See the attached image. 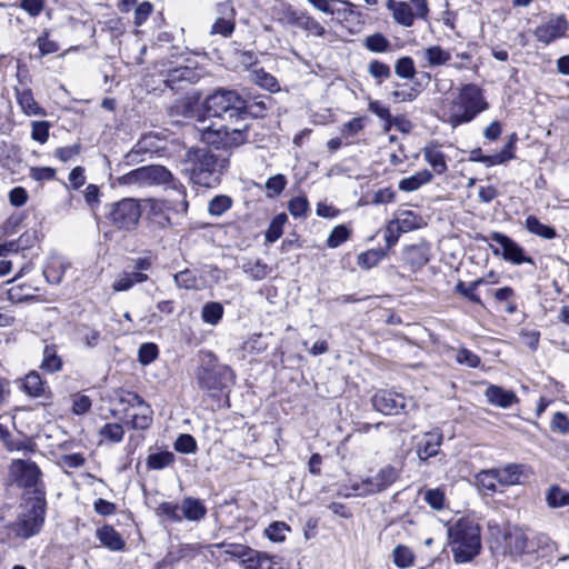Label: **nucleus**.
Segmentation results:
<instances>
[{
  "label": "nucleus",
  "mask_w": 569,
  "mask_h": 569,
  "mask_svg": "<svg viewBox=\"0 0 569 569\" xmlns=\"http://www.w3.org/2000/svg\"><path fill=\"white\" fill-rule=\"evenodd\" d=\"M209 117L218 118L223 123H213L202 130V140L217 149L239 147L249 140L251 124L239 122L246 120L247 100L234 90L219 89L204 101Z\"/></svg>",
  "instance_id": "nucleus-1"
},
{
  "label": "nucleus",
  "mask_w": 569,
  "mask_h": 569,
  "mask_svg": "<svg viewBox=\"0 0 569 569\" xmlns=\"http://www.w3.org/2000/svg\"><path fill=\"white\" fill-rule=\"evenodd\" d=\"M227 166L228 160L209 148H194L187 153L186 171L190 181L200 187H217Z\"/></svg>",
  "instance_id": "nucleus-2"
},
{
  "label": "nucleus",
  "mask_w": 569,
  "mask_h": 569,
  "mask_svg": "<svg viewBox=\"0 0 569 569\" xmlns=\"http://www.w3.org/2000/svg\"><path fill=\"white\" fill-rule=\"evenodd\" d=\"M449 547L456 563L472 561L481 551V530L471 520L459 519L448 528Z\"/></svg>",
  "instance_id": "nucleus-3"
},
{
  "label": "nucleus",
  "mask_w": 569,
  "mask_h": 569,
  "mask_svg": "<svg viewBox=\"0 0 569 569\" xmlns=\"http://www.w3.org/2000/svg\"><path fill=\"white\" fill-rule=\"evenodd\" d=\"M46 507V493L42 489H37L36 495L26 500L23 510L17 519L9 525L11 532L22 540L37 536L44 523Z\"/></svg>",
  "instance_id": "nucleus-4"
},
{
  "label": "nucleus",
  "mask_w": 569,
  "mask_h": 569,
  "mask_svg": "<svg viewBox=\"0 0 569 569\" xmlns=\"http://www.w3.org/2000/svg\"><path fill=\"white\" fill-rule=\"evenodd\" d=\"M489 108L482 89L475 84H463L458 97L452 102L449 123L455 128L472 121L478 114Z\"/></svg>",
  "instance_id": "nucleus-5"
},
{
  "label": "nucleus",
  "mask_w": 569,
  "mask_h": 569,
  "mask_svg": "<svg viewBox=\"0 0 569 569\" xmlns=\"http://www.w3.org/2000/svg\"><path fill=\"white\" fill-rule=\"evenodd\" d=\"M208 358L197 373L199 387L214 393L232 386L236 379L234 371L227 365H220L212 352L208 353Z\"/></svg>",
  "instance_id": "nucleus-6"
},
{
  "label": "nucleus",
  "mask_w": 569,
  "mask_h": 569,
  "mask_svg": "<svg viewBox=\"0 0 569 569\" xmlns=\"http://www.w3.org/2000/svg\"><path fill=\"white\" fill-rule=\"evenodd\" d=\"M143 177L144 184L153 186V184H168L176 193L177 197L170 200L171 208L177 213H187L188 211V201H187V192L183 184L173 178L172 173L163 166L160 164H150L143 166Z\"/></svg>",
  "instance_id": "nucleus-7"
},
{
  "label": "nucleus",
  "mask_w": 569,
  "mask_h": 569,
  "mask_svg": "<svg viewBox=\"0 0 569 569\" xmlns=\"http://www.w3.org/2000/svg\"><path fill=\"white\" fill-rule=\"evenodd\" d=\"M107 220L118 231L131 232L137 229L142 208L134 198H123L107 206Z\"/></svg>",
  "instance_id": "nucleus-8"
},
{
  "label": "nucleus",
  "mask_w": 569,
  "mask_h": 569,
  "mask_svg": "<svg viewBox=\"0 0 569 569\" xmlns=\"http://www.w3.org/2000/svg\"><path fill=\"white\" fill-rule=\"evenodd\" d=\"M489 238L498 244L489 243V249L493 256H500L503 260L516 266L522 263L536 266L533 258L528 256L525 249L509 236L493 231Z\"/></svg>",
  "instance_id": "nucleus-9"
},
{
  "label": "nucleus",
  "mask_w": 569,
  "mask_h": 569,
  "mask_svg": "<svg viewBox=\"0 0 569 569\" xmlns=\"http://www.w3.org/2000/svg\"><path fill=\"white\" fill-rule=\"evenodd\" d=\"M152 261L149 257H139L131 260L123 271L116 278L111 288L116 292L129 291L136 284L148 281V271L151 270Z\"/></svg>",
  "instance_id": "nucleus-10"
},
{
  "label": "nucleus",
  "mask_w": 569,
  "mask_h": 569,
  "mask_svg": "<svg viewBox=\"0 0 569 569\" xmlns=\"http://www.w3.org/2000/svg\"><path fill=\"white\" fill-rule=\"evenodd\" d=\"M400 476V471L391 466H383L378 472L368 477L360 482H353L351 489L355 490L359 497H368L385 491L393 485Z\"/></svg>",
  "instance_id": "nucleus-11"
},
{
  "label": "nucleus",
  "mask_w": 569,
  "mask_h": 569,
  "mask_svg": "<svg viewBox=\"0 0 569 569\" xmlns=\"http://www.w3.org/2000/svg\"><path fill=\"white\" fill-rule=\"evenodd\" d=\"M371 403L375 410L387 416L408 413L415 406L411 398L393 390H378L372 396Z\"/></svg>",
  "instance_id": "nucleus-12"
},
{
  "label": "nucleus",
  "mask_w": 569,
  "mask_h": 569,
  "mask_svg": "<svg viewBox=\"0 0 569 569\" xmlns=\"http://www.w3.org/2000/svg\"><path fill=\"white\" fill-rule=\"evenodd\" d=\"M10 472L14 477L19 486L26 489H33V496L41 478V470L34 461L16 459L11 462Z\"/></svg>",
  "instance_id": "nucleus-13"
},
{
  "label": "nucleus",
  "mask_w": 569,
  "mask_h": 569,
  "mask_svg": "<svg viewBox=\"0 0 569 569\" xmlns=\"http://www.w3.org/2000/svg\"><path fill=\"white\" fill-rule=\"evenodd\" d=\"M568 26L565 14L551 16L545 23L536 28L533 34L539 42L550 44L566 36Z\"/></svg>",
  "instance_id": "nucleus-14"
},
{
  "label": "nucleus",
  "mask_w": 569,
  "mask_h": 569,
  "mask_svg": "<svg viewBox=\"0 0 569 569\" xmlns=\"http://www.w3.org/2000/svg\"><path fill=\"white\" fill-rule=\"evenodd\" d=\"M219 17L211 26L210 33L219 34L224 38L230 37L236 28L234 23V9L229 2H222L216 9Z\"/></svg>",
  "instance_id": "nucleus-15"
},
{
  "label": "nucleus",
  "mask_w": 569,
  "mask_h": 569,
  "mask_svg": "<svg viewBox=\"0 0 569 569\" xmlns=\"http://www.w3.org/2000/svg\"><path fill=\"white\" fill-rule=\"evenodd\" d=\"M200 77L201 72L197 68L179 66L168 70L164 83L172 90H179L182 89V83H196Z\"/></svg>",
  "instance_id": "nucleus-16"
},
{
  "label": "nucleus",
  "mask_w": 569,
  "mask_h": 569,
  "mask_svg": "<svg viewBox=\"0 0 569 569\" xmlns=\"http://www.w3.org/2000/svg\"><path fill=\"white\" fill-rule=\"evenodd\" d=\"M403 260L412 270H419L430 260V246L426 241L406 247Z\"/></svg>",
  "instance_id": "nucleus-17"
},
{
  "label": "nucleus",
  "mask_w": 569,
  "mask_h": 569,
  "mask_svg": "<svg viewBox=\"0 0 569 569\" xmlns=\"http://www.w3.org/2000/svg\"><path fill=\"white\" fill-rule=\"evenodd\" d=\"M443 435L440 430H435L423 435L417 445V455L421 461L436 457L442 445Z\"/></svg>",
  "instance_id": "nucleus-18"
},
{
  "label": "nucleus",
  "mask_w": 569,
  "mask_h": 569,
  "mask_svg": "<svg viewBox=\"0 0 569 569\" xmlns=\"http://www.w3.org/2000/svg\"><path fill=\"white\" fill-rule=\"evenodd\" d=\"M288 22L316 37L326 34L325 27L307 11H290Z\"/></svg>",
  "instance_id": "nucleus-19"
},
{
  "label": "nucleus",
  "mask_w": 569,
  "mask_h": 569,
  "mask_svg": "<svg viewBox=\"0 0 569 569\" xmlns=\"http://www.w3.org/2000/svg\"><path fill=\"white\" fill-rule=\"evenodd\" d=\"M485 396L490 405L505 409L511 407L512 405L519 401V398L517 397L516 392L503 389L502 387L497 385H490L486 389Z\"/></svg>",
  "instance_id": "nucleus-20"
},
{
  "label": "nucleus",
  "mask_w": 569,
  "mask_h": 569,
  "mask_svg": "<svg viewBox=\"0 0 569 569\" xmlns=\"http://www.w3.org/2000/svg\"><path fill=\"white\" fill-rule=\"evenodd\" d=\"M527 467L521 463H508L501 468H496L498 483L503 487L520 485L522 478H526Z\"/></svg>",
  "instance_id": "nucleus-21"
},
{
  "label": "nucleus",
  "mask_w": 569,
  "mask_h": 569,
  "mask_svg": "<svg viewBox=\"0 0 569 569\" xmlns=\"http://www.w3.org/2000/svg\"><path fill=\"white\" fill-rule=\"evenodd\" d=\"M152 409L143 399L126 416L133 429L146 430L152 423Z\"/></svg>",
  "instance_id": "nucleus-22"
},
{
  "label": "nucleus",
  "mask_w": 569,
  "mask_h": 569,
  "mask_svg": "<svg viewBox=\"0 0 569 569\" xmlns=\"http://www.w3.org/2000/svg\"><path fill=\"white\" fill-rule=\"evenodd\" d=\"M96 537L103 547L111 551H122L126 547V541L121 535L110 525L98 528Z\"/></svg>",
  "instance_id": "nucleus-23"
},
{
  "label": "nucleus",
  "mask_w": 569,
  "mask_h": 569,
  "mask_svg": "<svg viewBox=\"0 0 569 569\" xmlns=\"http://www.w3.org/2000/svg\"><path fill=\"white\" fill-rule=\"evenodd\" d=\"M181 513L189 521H200L206 517L207 508L200 499L187 497L182 500Z\"/></svg>",
  "instance_id": "nucleus-24"
},
{
  "label": "nucleus",
  "mask_w": 569,
  "mask_h": 569,
  "mask_svg": "<svg viewBox=\"0 0 569 569\" xmlns=\"http://www.w3.org/2000/svg\"><path fill=\"white\" fill-rule=\"evenodd\" d=\"M387 8L392 11L393 19L405 27H411L415 21L412 8L407 2L388 0Z\"/></svg>",
  "instance_id": "nucleus-25"
},
{
  "label": "nucleus",
  "mask_w": 569,
  "mask_h": 569,
  "mask_svg": "<svg viewBox=\"0 0 569 569\" xmlns=\"http://www.w3.org/2000/svg\"><path fill=\"white\" fill-rule=\"evenodd\" d=\"M425 160L431 166L437 174L448 170L443 152L435 144H428L422 149Z\"/></svg>",
  "instance_id": "nucleus-26"
},
{
  "label": "nucleus",
  "mask_w": 569,
  "mask_h": 569,
  "mask_svg": "<svg viewBox=\"0 0 569 569\" xmlns=\"http://www.w3.org/2000/svg\"><path fill=\"white\" fill-rule=\"evenodd\" d=\"M432 173L425 169L415 174L403 178L399 181L398 188L405 192H412L418 190L421 186L432 180Z\"/></svg>",
  "instance_id": "nucleus-27"
},
{
  "label": "nucleus",
  "mask_w": 569,
  "mask_h": 569,
  "mask_svg": "<svg viewBox=\"0 0 569 569\" xmlns=\"http://www.w3.org/2000/svg\"><path fill=\"white\" fill-rule=\"evenodd\" d=\"M17 101L23 112L28 116H44L46 111L41 108L33 98V93L30 89L22 91L17 90Z\"/></svg>",
  "instance_id": "nucleus-28"
},
{
  "label": "nucleus",
  "mask_w": 569,
  "mask_h": 569,
  "mask_svg": "<svg viewBox=\"0 0 569 569\" xmlns=\"http://www.w3.org/2000/svg\"><path fill=\"white\" fill-rule=\"evenodd\" d=\"M526 229L540 238L551 240L557 237L556 229L551 226L542 223L536 216L530 214L525 221Z\"/></svg>",
  "instance_id": "nucleus-29"
},
{
  "label": "nucleus",
  "mask_w": 569,
  "mask_h": 569,
  "mask_svg": "<svg viewBox=\"0 0 569 569\" xmlns=\"http://www.w3.org/2000/svg\"><path fill=\"white\" fill-rule=\"evenodd\" d=\"M68 264L60 258H51L43 269L46 280L51 284L62 281Z\"/></svg>",
  "instance_id": "nucleus-30"
},
{
  "label": "nucleus",
  "mask_w": 569,
  "mask_h": 569,
  "mask_svg": "<svg viewBox=\"0 0 569 569\" xmlns=\"http://www.w3.org/2000/svg\"><path fill=\"white\" fill-rule=\"evenodd\" d=\"M423 59L431 68L447 64L451 60V53L440 46H430L423 51Z\"/></svg>",
  "instance_id": "nucleus-31"
},
{
  "label": "nucleus",
  "mask_w": 569,
  "mask_h": 569,
  "mask_svg": "<svg viewBox=\"0 0 569 569\" xmlns=\"http://www.w3.org/2000/svg\"><path fill=\"white\" fill-rule=\"evenodd\" d=\"M62 359L58 356L54 345H47L43 349V358L40 368L49 373L58 372L62 369Z\"/></svg>",
  "instance_id": "nucleus-32"
},
{
  "label": "nucleus",
  "mask_w": 569,
  "mask_h": 569,
  "mask_svg": "<svg viewBox=\"0 0 569 569\" xmlns=\"http://www.w3.org/2000/svg\"><path fill=\"white\" fill-rule=\"evenodd\" d=\"M421 220V217L416 214L413 211L405 210L392 222L396 224L398 232H409L411 230L418 229L420 227Z\"/></svg>",
  "instance_id": "nucleus-33"
},
{
  "label": "nucleus",
  "mask_w": 569,
  "mask_h": 569,
  "mask_svg": "<svg viewBox=\"0 0 569 569\" xmlns=\"http://www.w3.org/2000/svg\"><path fill=\"white\" fill-rule=\"evenodd\" d=\"M224 313L223 306L217 301H210L203 305L201 309V319L204 323L217 326Z\"/></svg>",
  "instance_id": "nucleus-34"
},
{
  "label": "nucleus",
  "mask_w": 569,
  "mask_h": 569,
  "mask_svg": "<svg viewBox=\"0 0 569 569\" xmlns=\"http://www.w3.org/2000/svg\"><path fill=\"white\" fill-rule=\"evenodd\" d=\"M176 460L173 452L163 450L156 453H150L147 457V467L149 470H162L171 466Z\"/></svg>",
  "instance_id": "nucleus-35"
},
{
  "label": "nucleus",
  "mask_w": 569,
  "mask_h": 569,
  "mask_svg": "<svg viewBox=\"0 0 569 569\" xmlns=\"http://www.w3.org/2000/svg\"><path fill=\"white\" fill-rule=\"evenodd\" d=\"M476 483L477 486L490 493H495L497 491L498 485V475L496 468L481 470L476 475Z\"/></svg>",
  "instance_id": "nucleus-36"
},
{
  "label": "nucleus",
  "mask_w": 569,
  "mask_h": 569,
  "mask_svg": "<svg viewBox=\"0 0 569 569\" xmlns=\"http://www.w3.org/2000/svg\"><path fill=\"white\" fill-rule=\"evenodd\" d=\"M546 501L550 508H561L569 506V491L563 490L557 485L551 486L546 493Z\"/></svg>",
  "instance_id": "nucleus-37"
},
{
  "label": "nucleus",
  "mask_w": 569,
  "mask_h": 569,
  "mask_svg": "<svg viewBox=\"0 0 569 569\" xmlns=\"http://www.w3.org/2000/svg\"><path fill=\"white\" fill-rule=\"evenodd\" d=\"M241 269L253 280H262L270 272L268 264L260 259L243 262Z\"/></svg>",
  "instance_id": "nucleus-38"
},
{
  "label": "nucleus",
  "mask_w": 569,
  "mask_h": 569,
  "mask_svg": "<svg viewBox=\"0 0 569 569\" xmlns=\"http://www.w3.org/2000/svg\"><path fill=\"white\" fill-rule=\"evenodd\" d=\"M22 387L30 397L38 398L44 395V383L40 375L36 371L24 377Z\"/></svg>",
  "instance_id": "nucleus-39"
},
{
  "label": "nucleus",
  "mask_w": 569,
  "mask_h": 569,
  "mask_svg": "<svg viewBox=\"0 0 569 569\" xmlns=\"http://www.w3.org/2000/svg\"><path fill=\"white\" fill-rule=\"evenodd\" d=\"M393 563L400 569H407L415 563V553L412 550L405 546L398 545L392 551Z\"/></svg>",
  "instance_id": "nucleus-40"
},
{
  "label": "nucleus",
  "mask_w": 569,
  "mask_h": 569,
  "mask_svg": "<svg viewBox=\"0 0 569 569\" xmlns=\"http://www.w3.org/2000/svg\"><path fill=\"white\" fill-rule=\"evenodd\" d=\"M251 80L270 92H276L279 90L278 80L270 73L266 72L263 69H256L251 72Z\"/></svg>",
  "instance_id": "nucleus-41"
},
{
  "label": "nucleus",
  "mask_w": 569,
  "mask_h": 569,
  "mask_svg": "<svg viewBox=\"0 0 569 569\" xmlns=\"http://www.w3.org/2000/svg\"><path fill=\"white\" fill-rule=\"evenodd\" d=\"M287 221L286 213H279L271 220L266 233V241L269 243L276 242L283 233V226Z\"/></svg>",
  "instance_id": "nucleus-42"
},
{
  "label": "nucleus",
  "mask_w": 569,
  "mask_h": 569,
  "mask_svg": "<svg viewBox=\"0 0 569 569\" xmlns=\"http://www.w3.org/2000/svg\"><path fill=\"white\" fill-rule=\"evenodd\" d=\"M363 44L369 51L376 53L387 52L390 49V41L380 32L367 36Z\"/></svg>",
  "instance_id": "nucleus-43"
},
{
  "label": "nucleus",
  "mask_w": 569,
  "mask_h": 569,
  "mask_svg": "<svg viewBox=\"0 0 569 569\" xmlns=\"http://www.w3.org/2000/svg\"><path fill=\"white\" fill-rule=\"evenodd\" d=\"M232 206V199L226 194L213 197L208 204V212L211 216L220 217L227 212Z\"/></svg>",
  "instance_id": "nucleus-44"
},
{
  "label": "nucleus",
  "mask_w": 569,
  "mask_h": 569,
  "mask_svg": "<svg viewBox=\"0 0 569 569\" xmlns=\"http://www.w3.org/2000/svg\"><path fill=\"white\" fill-rule=\"evenodd\" d=\"M368 72L376 80L377 84H381L385 80L391 77L390 67L379 60H372L369 62Z\"/></svg>",
  "instance_id": "nucleus-45"
},
{
  "label": "nucleus",
  "mask_w": 569,
  "mask_h": 569,
  "mask_svg": "<svg viewBox=\"0 0 569 569\" xmlns=\"http://www.w3.org/2000/svg\"><path fill=\"white\" fill-rule=\"evenodd\" d=\"M351 231L345 224L336 226L329 233L327 239V247L335 249L341 246L350 238Z\"/></svg>",
  "instance_id": "nucleus-46"
},
{
  "label": "nucleus",
  "mask_w": 569,
  "mask_h": 569,
  "mask_svg": "<svg viewBox=\"0 0 569 569\" xmlns=\"http://www.w3.org/2000/svg\"><path fill=\"white\" fill-rule=\"evenodd\" d=\"M385 256L386 252L382 249L368 250L358 256V266L365 269L373 268L382 260Z\"/></svg>",
  "instance_id": "nucleus-47"
},
{
  "label": "nucleus",
  "mask_w": 569,
  "mask_h": 569,
  "mask_svg": "<svg viewBox=\"0 0 569 569\" xmlns=\"http://www.w3.org/2000/svg\"><path fill=\"white\" fill-rule=\"evenodd\" d=\"M117 183L119 186H129L138 188L146 187L142 167L133 169L128 173L118 177Z\"/></svg>",
  "instance_id": "nucleus-48"
},
{
  "label": "nucleus",
  "mask_w": 569,
  "mask_h": 569,
  "mask_svg": "<svg viewBox=\"0 0 569 569\" xmlns=\"http://www.w3.org/2000/svg\"><path fill=\"white\" fill-rule=\"evenodd\" d=\"M268 343L264 341L261 333H253L243 341L241 349L244 352L259 355L267 350Z\"/></svg>",
  "instance_id": "nucleus-49"
},
{
  "label": "nucleus",
  "mask_w": 569,
  "mask_h": 569,
  "mask_svg": "<svg viewBox=\"0 0 569 569\" xmlns=\"http://www.w3.org/2000/svg\"><path fill=\"white\" fill-rule=\"evenodd\" d=\"M157 515L172 522H180L182 520L181 506L173 502L160 503L157 508Z\"/></svg>",
  "instance_id": "nucleus-50"
},
{
  "label": "nucleus",
  "mask_w": 569,
  "mask_h": 569,
  "mask_svg": "<svg viewBox=\"0 0 569 569\" xmlns=\"http://www.w3.org/2000/svg\"><path fill=\"white\" fill-rule=\"evenodd\" d=\"M288 531H290V527L286 522L274 521L266 528L264 535L273 542H282Z\"/></svg>",
  "instance_id": "nucleus-51"
},
{
  "label": "nucleus",
  "mask_w": 569,
  "mask_h": 569,
  "mask_svg": "<svg viewBox=\"0 0 569 569\" xmlns=\"http://www.w3.org/2000/svg\"><path fill=\"white\" fill-rule=\"evenodd\" d=\"M396 74L401 79L411 80L416 76L415 62L411 57H402L395 66Z\"/></svg>",
  "instance_id": "nucleus-52"
},
{
  "label": "nucleus",
  "mask_w": 569,
  "mask_h": 569,
  "mask_svg": "<svg viewBox=\"0 0 569 569\" xmlns=\"http://www.w3.org/2000/svg\"><path fill=\"white\" fill-rule=\"evenodd\" d=\"M78 335L83 345L90 349L97 347L100 340V331L87 325L78 327Z\"/></svg>",
  "instance_id": "nucleus-53"
},
{
  "label": "nucleus",
  "mask_w": 569,
  "mask_h": 569,
  "mask_svg": "<svg viewBox=\"0 0 569 569\" xmlns=\"http://www.w3.org/2000/svg\"><path fill=\"white\" fill-rule=\"evenodd\" d=\"M288 211L293 218H306L309 211V201L305 196L292 198L288 203Z\"/></svg>",
  "instance_id": "nucleus-54"
},
{
  "label": "nucleus",
  "mask_w": 569,
  "mask_h": 569,
  "mask_svg": "<svg viewBox=\"0 0 569 569\" xmlns=\"http://www.w3.org/2000/svg\"><path fill=\"white\" fill-rule=\"evenodd\" d=\"M158 355V346L153 342H146L142 343L138 350V360L141 365L147 366L153 362Z\"/></svg>",
  "instance_id": "nucleus-55"
},
{
  "label": "nucleus",
  "mask_w": 569,
  "mask_h": 569,
  "mask_svg": "<svg viewBox=\"0 0 569 569\" xmlns=\"http://www.w3.org/2000/svg\"><path fill=\"white\" fill-rule=\"evenodd\" d=\"M455 359L457 363L469 368H478L481 363L479 356L465 347L457 350Z\"/></svg>",
  "instance_id": "nucleus-56"
},
{
  "label": "nucleus",
  "mask_w": 569,
  "mask_h": 569,
  "mask_svg": "<svg viewBox=\"0 0 569 569\" xmlns=\"http://www.w3.org/2000/svg\"><path fill=\"white\" fill-rule=\"evenodd\" d=\"M331 10L330 16L336 14L339 20H348L355 13V4L348 0H335Z\"/></svg>",
  "instance_id": "nucleus-57"
},
{
  "label": "nucleus",
  "mask_w": 569,
  "mask_h": 569,
  "mask_svg": "<svg viewBox=\"0 0 569 569\" xmlns=\"http://www.w3.org/2000/svg\"><path fill=\"white\" fill-rule=\"evenodd\" d=\"M174 283L177 287L182 289H196L197 288V277L193 271L189 269H184L173 276Z\"/></svg>",
  "instance_id": "nucleus-58"
},
{
  "label": "nucleus",
  "mask_w": 569,
  "mask_h": 569,
  "mask_svg": "<svg viewBox=\"0 0 569 569\" xmlns=\"http://www.w3.org/2000/svg\"><path fill=\"white\" fill-rule=\"evenodd\" d=\"M100 435L111 442H121L124 436V430L120 423H106L101 430Z\"/></svg>",
  "instance_id": "nucleus-59"
},
{
  "label": "nucleus",
  "mask_w": 569,
  "mask_h": 569,
  "mask_svg": "<svg viewBox=\"0 0 569 569\" xmlns=\"http://www.w3.org/2000/svg\"><path fill=\"white\" fill-rule=\"evenodd\" d=\"M173 448L180 453H193L197 450V442L191 435L182 433L176 439Z\"/></svg>",
  "instance_id": "nucleus-60"
},
{
  "label": "nucleus",
  "mask_w": 569,
  "mask_h": 569,
  "mask_svg": "<svg viewBox=\"0 0 569 569\" xmlns=\"http://www.w3.org/2000/svg\"><path fill=\"white\" fill-rule=\"evenodd\" d=\"M31 127L32 140L41 144L46 143L49 139L50 123L48 121H33Z\"/></svg>",
  "instance_id": "nucleus-61"
},
{
  "label": "nucleus",
  "mask_w": 569,
  "mask_h": 569,
  "mask_svg": "<svg viewBox=\"0 0 569 569\" xmlns=\"http://www.w3.org/2000/svg\"><path fill=\"white\" fill-rule=\"evenodd\" d=\"M426 502L435 510H441L445 506L446 496L440 488L428 489L425 492Z\"/></svg>",
  "instance_id": "nucleus-62"
},
{
  "label": "nucleus",
  "mask_w": 569,
  "mask_h": 569,
  "mask_svg": "<svg viewBox=\"0 0 569 569\" xmlns=\"http://www.w3.org/2000/svg\"><path fill=\"white\" fill-rule=\"evenodd\" d=\"M287 186V178L281 174H274L266 181V189L270 192V196H279Z\"/></svg>",
  "instance_id": "nucleus-63"
},
{
  "label": "nucleus",
  "mask_w": 569,
  "mask_h": 569,
  "mask_svg": "<svg viewBox=\"0 0 569 569\" xmlns=\"http://www.w3.org/2000/svg\"><path fill=\"white\" fill-rule=\"evenodd\" d=\"M550 429L560 435L569 433V418L563 412H556L550 422Z\"/></svg>",
  "instance_id": "nucleus-64"
}]
</instances>
